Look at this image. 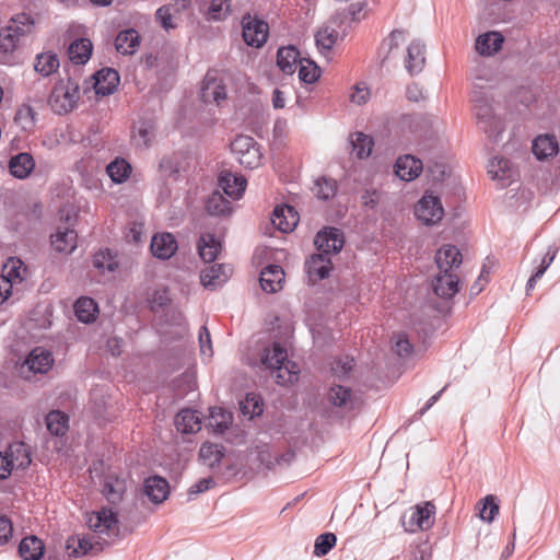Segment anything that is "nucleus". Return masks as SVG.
<instances>
[{
	"instance_id": "12",
	"label": "nucleus",
	"mask_w": 560,
	"mask_h": 560,
	"mask_svg": "<svg viewBox=\"0 0 560 560\" xmlns=\"http://www.w3.org/2000/svg\"><path fill=\"white\" fill-rule=\"evenodd\" d=\"M150 248L154 257L166 260L176 253L177 242L172 233L162 232L153 235Z\"/></svg>"
},
{
	"instance_id": "9",
	"label": "nucleus",
	"mask_w": 560,
	"mask_h": 560,
	"mask_svg": "<svg viewBox=\"0 0 560 560\" xmlns=\"http://www.w3.org/2000/svg\"><path fill=\"white\" fill-rule=\"evenodd\" d=\"M314 244L320 254L329 256L342 249L345 240L338 229L326 228L317 233Z\"/></svg>"
},
{
	"instance_id": "43",
	"label": "nucleus",
	"mask_w": 560,
	"mask_h": 560,
	"mask_svg": "<svg viewBox=\"0 0 560 560\" xmlns=\"http://www.w3.org/2000/svg\"><path fill=\"white\" fill-rule=\"evenodd\" d=\"M232 423V415L221 407L210 409L207 427L218 433H223Z\"/></svg>"
},
{
	"instance_id": "8",
	"label": "nucleus",
	"mask_w": 560,
	"mask_h": 560,
	"mask_svg": "<svg viewBox=\"0 0 560 560\" xmlns=\"http://www.w3.org/2000/svg\"><path fill=\"white\" fill-rule=\"evenodd\" d=\"M415 214L423 224L433 225L442 220L444 209L438 196L425 192L416 205Z\"/></svg>"
},
{
	"instance_id": "6",
	"label": "nucleus",
	"mask_w": 560,
	"mask_h": 560,
	"mask_svg": "<svg viewBox=\"0 0 560 560\" xmlns=\"http://www.w3.org/2000/svg\"><path fill=\"white\" fill-rule=\"evenodd\" d=\"M436 508L431 502H422L410 508L408 515L402 517L406 532L417 533L430 529L435 521Z\"/></svg>"
},
{
	"instance_id": "34",
	"label": "nucleus",
	"mask_w": 560,
	"mask_h": 560,
	"mask_svg": "<svg viewBox=\"0 0 560 560\" xmlns=\"http://www.w3.org/2000/svg\"><path fill=\"white\" fill-rule=\"evenodd\" d=\"M223 456L224 448L220 444L206 442L200 446L199 459L203 465L210 468L219 466Z\"/></svg>"
},
{
	"instance_id": "48",
	"label": "nucleus",
	"mask_w": 560,
	"mask_h": 560,
	"mask_svg": "<svg viewBox=\"0 0 560 560\" xmlns=\"http://www.w3.org/2000/svg\"><path fill=\"white\" fill-rule=\"evenodd\" d=\"M69 418L61 411L54 410L46 416L48 431L55 435H63L69 428Z\"/></svg>"
},
{
	"instance_id": "16",
	"label": "nucleus",
	"mask_w": 560,
	"mask_h": 560,
	"mask_svg": "<svg viewBox=\"0 0 560 560\" xmlns=\"http://www.w3.org/2000/svg\"><path fill=\"white\" fill-rule=\"evenodd\" d=\"M422 170V161L409 154L399 156L395 164L396 175L406 182L417 178L421 174Z\"/></svg>"
},
{
	"instance_id": "36",
	"label": "nucleus",
	"mask_w": 560,
	"mask_h": 560,
	"mask_svg": "<svg viewBox=\"0 0 560 560\" xmlns=\"http://www.w3.org/2000/svg\"><path fill=\"white\" fill-rule=\"evenodd\" d=\"M300 54L293 46L281 47L277 54V65L287 74H292L299 66Z\"/></svg>"
},
{
	"instance_id": "46",
	"label": "nucleus",
	"mask_w": 560,
	"mask_h": 560,
	"mask_svg": "<svg viewBox=\"0 0 560 560\" xmlns=\"http://www.w3.org/2000/svg\"><path fill=\"white\" fill-rule=\"evenodd\" d=\"M206 209L209 214L215 217L230 215L232 212L230 201H228L220 192H213L209 196L206 202Z\"/></svg>"
},
{
	"instance_id": "4",
	"label": "nucleus",
	"mask_w": 560,
	"mask_h": 560,
	"mask_svg": "<svg viewBox=\"0 0 560 560\" xmlns=\"http://www.w3.org/2000/svg\"><path fill=\"white\" fill-rule=\"evenodd\" d=\"M79 100V85L71 80L57 82L49 96L50 108L59 115L72 110Z\"/></svg>"
},
{
	"instance_id": "13",
	"label": "nucleus",
	"mask_w": 560,
	"mask_h": 560,
	"mask_svg": "<svg viewBox=\"0 0 560 560\" xmlns=\"http://www.w3.org/2000/svg\"><path fill=\"white\" fill-rule=\"evenodd\" d=\"M219 185L225 195L233 199H240L247 186V180L243 175L222 171L219 176Z\"/></svg>"
},
{
	"instance_id": "50",
	"label": "nucleus",
	"mask_w": 560,
	"mask_h": 560,
	"mask_svg": "<svg viewBox=\"0 0 560 560\" xmlns=\"http://www.w3.org/2000/svg\"><path fill=\"white\" fill-rule=\"evenodd\" d=\"M339 37L338 32L329 25H325L318 30L315 35L317 47L322 51H329L337 43Z\"/></svg>"
},
{
	"instance_id": "58",
	"label": "nucleus",
	"mask_w": 560,
	"mask_h": 560,
	"mask_svg": "<svg viewBox=\"0 0 560 560\" xmlns=\"http://www.w3.org/2000/svg\"><path fill=\"white\" fill-rule=\"evenodd\" d=\"M553 259H555V253L548 252L545 254V256L541 258V261H540L537 270L532 275V277L527 281V284H526L527 293L535 288L537 280L542 277V275L546 272V270L552 264Z\"/></svg>"
},
{
	"instance_id": "2",
	"label": "nucleus",
	"mask_w": 560,
	"mask_h": 560,
	"mask_svg": "<svg viewBox=\"0 0 560 560\" xmlns=\"http://www.w3.org/2000/svg\"><path fill=\"white\" fill-rule=\"evenodd\" d=\"M86 524L103 542L112 544L119 535L118 518L110 509L88 514Z\"/></svg>"
},
{
	"instance_id": "29",
	"label": "nucleus",
	"mask_w": 560,
	"mask_h": 560,
	"mask_svg": "<svg viewBox=\"0 0 560 560\" xmlns=\"http://www.w3.org/2000/svg\"><path fill=\"white\" fill-rule=\"evenodd\" d=\"M201 96L205 102L220 104L221 101L225 100L226 91L217 78L208 73L203 80Z\"/></svg>"
},
{
	"instance_id": "56",
	"label": "nucleus",
	"mask_w": 560,
	"mask_h": 560,
	"mask_svg": "<svg viewBox=\"0 0 560 560\" xmlns=\"http://www.w3.org/2000/svg\"><path fill=\"white\" fill-rule=\"evenodd\" d=\"M337 542V537L332 533L320 534L314 544V555L316 557H323L327 555Z\"/></svg>"
},
{
	"instance_id": "15",
	"label": "nucleus",
	"mask_w": 560,
	"mask_h": 560,
	"mask_svg": "<svg viewBox=\"0 0 560 560\" xmlns=\"http://www.w3.org/2000/svg\"><path fill=\"white\" fill-rule=\"evenodd\" d=\"M94 90L98 95H109L114 93L119 84V74L112 68H104L94 74Z\"/></svg>"
},
{
	"instance_id": "53",
	"label": "nucleus",
	"mask_w": 560,
	"mask_h": 560,
	"mask_svg": "<svg viewBox=\"0 0 560 560\" xmlns=\"http://www.w3.org/2000/svg\"><path fill=\"white\" fill-rule=\"evenodd\" d=\"M328 400L334 406L347 408L352 405V393L345 386L335 385L329 389Z\"/></svg>"
},
{
	"instance_id": "18",
	"label": "nucleus",
	"mask_w": 560,
	"mask_h": 560,
	"mask_svg": "<svg viewBox=\"0 0 560 560\" xmlns=\"http://www.w3.org/2000/svg\"><path fill=\"white\" fill-rule=\"evenodd\" d=\"M284 271L278 265H269L260 272V285L265 292L275 293L282 289Z\"/></svg>"
},
{
	"instance_id": "23",
	"label": "nucleus",
	"mask_w": 560,
	"mask_h": 560,
	"mask_svg": "<svg viewBox=\"0 0 560 560\" xmlns=\"http://www.w3.org/2000/svg\"><path fill=\"white\" fill-rule=\"evenodd\" d=\"M425 63L424 45L413 40L407 47L405 68L412 75L422 71Z\"/></svg>"
},
{
	"instance_id": "35",
	"label": "nucleus",
	"mask_w": 560,
	"mask_h": 560,
	"mask_svg": "<svg viewBox=\"0 0 560 560\" xmlns=\"http://www.w3.org/2000/svg\"><path fill=\"white\" fill-rule=\"evenodd\" d=\"M60 67L57 54L52 51H44L36 56L34 69L43 77H49L55 73Z\"/></svg>"
},
{
	"instance_id": "11",
	"label": "nucleus",
	"mask_w": 560,
	"mask_h": 560,
	"mask_svg": "<svg viewBox=\"0 0 560 560\" xmlns=\"http://www.w3.org/2000/svg\"><path fill=\"white\" fill-rule=\"evenodd\" d=\"M52 364L54 358L51 353L42 347H37L25 359L21 366V373L24 374V369L26 368L28 372L44 374L51 369Z\"/></svg>"
},
{
	"instance_id": "42",
	"label": "nucleus",
	"mask_w": 560,
	"mask_h": 560,
	"mask_svg": "<svg viewBox=\"0 0 560 560\" xmlns=\"http://www.w3.org/2000/svg\"><path fill=\"white\" fill-rule=\"evenodd\" d=\"M74 312L80 322L88 324L95 320L98 307L93 299L80 298L74 304Z\"/></svg>"
},
{
	"instance_id": "5",
	"label": "nucleus",
	"mask_w": 560,
	"mask_h": 560,
	"mask_svg": "<svg viewBox=\"0 0 560 560\" xmlns=\"http://www.w3.org/2000/svg\"><path fill=\"white\" fill-rule=\"evenodd\" d=\"M231 151L241 165L254 170L261 164L262 154L257 142L248 136H237L231 142Z\"/></svg>"
},
{
	"instance_id": "25",
	"label": "nucleus",
	"mask_w": 560,
	"mask_h": 560,
	"mask_svg": "<svg viewBox=\"0 0 560 560\" xmlns=\"http://www.w3.org/2000/svg\"><path fill=\"white\" fill-rule=\"evenodd\" d=\"M12 469H24L31 464V453L23 442H14L4 452Z\"/></svg>"
},
{
	"instance_id": "44",
	"label": "nucleus",
	"mask_w": 560,
	"mask_h": 560,
	"mask_svg": "<svg viewBox=\"0 0 560 560\" xmlns=\"http://www.w3.org/2000/svg\"><path fill=\"white\" fill-rule=\"evenodd\" d=\"M106 172L114 183L120 184L129 178L131 165L125 159L116 158L107 165Z\"/></svg>"
},
{
	"instance_id": "21",
	"label": "nucleus",
	"mask_w": 560,
	"mask_h": 560,
	"mask_svg": "<svg viewBox=\"0 0 560 560\" xmlns=\"http://www.w3.org/2000/svg\"><path fill=\"white\" fill-rule=\"evenodd\" d=\"M433 292L443 299L454 296L458 291V278L452 272H440L432 281Z\"/></svg>"
},
{
	"instance_id": "40",
	"label": "nucleus",
	"mask_w": 560,
	"mask_h": 560,
	"mask_svg": "<svg viewBox=\"0 0 560 560\" xmlns=\"http://www.w3.org/2000/svg\"><path fill=\"white\" fill-rule=\"evenodd\" d=\"M488 174L492 179L501 182L505 185L513 175V170L509 160L504 158H494L488 165Z\"/></svg>"
},
{
	"instance_id": "49",
	"label": "nucleus",
	"mask_w": 560,
	"mask_h": 560,
	"mask_svg": "<svg viewBox=\"0 0 560 560\" xmlns=\"http://www.w3.org/2000/svg\"><path fill=\"white\" fill-rule=\"evenodd\" d=\"M154 136L153 125L149 121H141L133 131L132 140L137 147L147 148L153 141Z\"/></svg>"
},
{
	"instance_id": "55",
	"label": "nucleus",
	"mask_w": 560,
	"mask_h": 560,
	"mask_svg": "<svg viewBox=\"0 0 560 560\" xmlns=\"http://www.w3.org/2000/svg\"><path fill=\"white\" fill-rule=\"evenodd\" d=\"M320 70L317 65L310 59L299 60V79L304 83H314L318 80Z\"/></svg>"
},
{
	"instance_id": "37",
	"label": "nucleus",
	"mask_w": 560,
	"mask_h": 560,
	"mask_svg": "<svg viewBox=\"0 0 560 560\" xmlns=\"http://www.w3.org/2000/svg\"><path fill=\"white\" fill-rule=\"evenodd\" d=\"M127 490V481L118 477L109 476L103 486V494L110 503H118L122 500Z\"/></svg>"
},
{
	"instance_id": "51",
	"label": "nucleus",
	"mask_w": 560,
	"mask_h": 560,
	"mask_svg": "<svg viewBox=\"0 0 560 560\" xmlns=\"http://www.w3.org/2000/svg\"><path fill=\"white\" fill-rule=\"evenodd\" d=\"M93 266L101 271L113 272L118 267V260L109 249H102L93 256Z\"/></svg>"
},
{
	"instance_id": "41",
	"label": "nucleus",
	"mask_w": 560,
	"mask_h": 560,
	"mask_svg": "<svg viewBox=\"0 0 560 560\" xmlns=\"http://www.w3.org/2000/svg\"><path fill=\"white\" fill-rule=\"evenodd\" d=\"M19 552L24 560H38L44 553V544L35 536L25 537L20 542Z\"/></svg>"
},
{
	"instance_id": "17",
	"label": "nucleus",
	"mask_w": 560,
	"mask_h": 560,
	"mask_svg": "<svg viewBox=\"0 0 560 560\" xmlns=\"http://www.w3.org/2000/svg\"><path fill=\"white\" fill-rule=\"evenodd\" d=\"M143 492L152 503L160 504L167 499L170 486L166 479L152 476L145 479Z\"/></svg>"
},
{
	"instance_id": "3",
	"label": "nucleus",
	"mask_w": 560,
	"mask_h": 560,
	"mask_svg": "<svg viewBox=\"0 0 560 560\" xmlns=\"http://www.w3.org/2000/svg\"><path fill=\"white\" fill-rule=\"evenodd\" d=\"M474 113L477 124L489 136L498 135L502 131V121L495 115L494 108L488 96L481 92H474Z\"/></svg>"
},
{
	"instance_id": "7",
	"label": "nucleus",
	"mask_w": 560,
	"mask_h": 560,
	"mask_svg": "<svg viewBox=\"0 0 560 560\" xmlns=\"http://www.w3.org/2000/svg\"><path fill=\"white\" fill-rule=\"evenodd\" d=\"M242 28L243 39L248 46L259 48L267 42L269 26L264 20L246 14L242 19Z\"/></svg>"
},
{
	"instance_id": "30",
	"label": "nucleus",
	"mask_w": 560,
	"mask_h": 560,
	"mask_svg": "<svg viewBox=\"0 0 560 560\" xmlns=\"http://www.w3.org/2000/svg\"><path fill=\"white\" fill-rule=\"evenodd\" d=\"M34 167V160L28 153H19L12 156L9 162L10 173L19 179L28 177Z\"/></svg>"
},
{
	"instance_id": "10",
	"label": "nucleus",
	"mask_w": 560,
	"mask_h": 560,
	"mask_svg": "<svg viewBox=\"0 0 560 560\" xmlns=\"http://www.w3.org/2000/svg\"><path fill=\"white\" fill-rule=\"evenodd\" d=\"M107 545V542H103L94 534L83 537H70L67 540V549H72L70 555L74 557H81L90 553L96 555Z\"/></svg>"
},
{
	"instance_id": "54",
	"label": "nucleus",
	"mask_w": 560,
	"mask_h": 560,
	"mask_svg": "<svg viewBox=\"0 0 560 560\" xmlns=\"http://www.w3.org/2000/svg\"><path fill=\"white\" fill-rule=\"evenodd\" d=\"M337 183L335 179L320 177L315 179L313 192L318 199L328 200L336 195Z\"/></svg>"
},
{
	"instance_id": "52",
	"label": "nucleus",
	"mask_w": 560,
	"mask_h": 560,
	"mask_svg": "<svg viewBox=\"0 0 560 560\" xmlns=\"http://www.w3.org/2000/svg\"><path fill=\"white\" fill-rule=\"evenodd\" d=\"M407 40V34L405 31L395 30L393 31L387 38H385L382 43V50H386V55L384 59L389 58L395 55V50H397L400 46H402Z\"/></svg>"
},
{
	"instance_id": "1",
	"label": "nucleus",
	"mask_w": 560,
	"mask_h": 560,
	"mask_svg": "<svg viewBox=\"0 0 560 560\" xmlns=\"http://www.w3.org/2000/svg\"><path fill=\"white\" fill-rule=\"evenodd\" d=\"M260 361L266 369L276 374L277 383L280 385L293 384L299 380V366L288 359L287 349L278 342L265 348Z\"/></svg>"
},
{
	"instance_id": "20",
	"label": "nucleus",
	"mask_w": 560,
	"mask_h": 560,
	"mask_svg": "<svg viewBox=\"0 0 560 560\" xmlns=\"http://www.w3.org/2000/svg\"><path fill=\"white\" fill-rule=\"evenodd\" d=\"M435 262L440 272H451L453 268L460 266L462 254L457 247L447 244L438 250L435 255Z\"/></svg>"
},
{
	"instance_id": "57",
	"label": "nucleus",
	"mask_w": 560,
	"mask_h": 560,
	"mask_svg": "<svg viewBox=\"0 0 560 560\" xmlns=\"http://www.w3.org/2000/svg\"><path fill=\"white\" fill-rule=\"evenodd\" d=\"M482 508L479 511V517L486 523H491L499 514V505L494 502V497L489 494L485 497L481 502Z\"/></svg>"
},
{
	"instance_id": "33",
	"label": "nucleus",
	"mask_w": 560,
	"mask_h": 560,
	"mask_svg": "<svg viewBox=\"0 0 560 560\" xmlns=\"http://www.w3.org/2000/svg\"><path fill=\"white\" fill-rule=\"evenodd\" d=\"M139 34L133 28L121 31L115 39V47L122 55H132L139 47Z\"/></svg>"
},
{
	"instance_id": "64",
	"label": "nucleus",
	"mask_w": 560,
	"mask_h": 560,
	"mask_svg": "<svg viewBox=\"0 0 560 560\" xmlns=\"http://www.w3.org/2000/svg\"><path fill=\"white\" fill-rule=\"evenodd\" d=\"M215 481L212 477L202 478L196 483L191 485L187 491L188 500H194L198 494L213 488Z\"/></svg>"
},
{
	"instance_id": "59",
	"label": "nucleus",
	"mask_w": 560,
	"mask_h": 560,
	"mask_svg": "<svg viewBox=\"0 0 560 560\" xmlns=\"http://www.w3.org/2000/svg\"><path fill=\"white\" fill-rule=\"evenodd\" d=\"M241 410L244 416H248L252 419L262 412V404L256 395L248 394L246 398L241 401Z\"/></svg>"
},
{
	"instance_id": "19",
	"label": "nucleus",
	"mask_w": 560,
	"mask_h": 560,
	"mask_svg": "<svg viewBox=\"0 0 560 560\" xmlns=\"http://www.w3.org/2000/svg\"><path fill=\"white\" fill-rule=\"evenodd\" d=\"M503 42L504 37L501 33L490 31L477 37L475 48L481 56H493L501 49Z\"/></svg>"
},
{
	"instance_id": "45",
	"label": "nucleus",
	"mask_w": 560,
	"mask_h": 560,
	"mask_svg": "<svg viewBox=\"0 0 560 560\" xmlns=\"http://www.w3.org/2000/svg\"><path fill=\"white\" fill-rule=\"evenodd\" d=\"M232 12V0H211L206 12L208 21H224Z\"/></svg>"
},
{
	"instance_id": "24",
	"label": "nucleus",
	"mask_w": 560,
	"mask_h": 560,
	"mask_svg": "<svg viewBox=\"0 0 560 560\" xmlns=\"http://www.w3.org/2000/svg\"><path fill=\"white\" fill-rule=\"evenodd\" d=\"M306 269L311 280L318 281L326 278L331 270V260L324 254H315L306 261Z\"/></svg>"
},
{
	"instance_id": "47",
	"label": "nucleus",
	"mask_w": 560,
	"mask_h": 560,
	"mask_svg": "<svg viewBox=\"0 0 560 560\" xmlns=\"http://www.w3.org/2000/svg\"><path fill=\"white\" fill-rule=\"evenodd\" d=\"M7 27L11 28L13 31L12 33L21 39V37L26 36L34 31L35 22L30 15L21 13L12 18Z\"/></svg>"
},
{
	"instance_id": "27",
	"label": "nucleus",
	"mask_w": 560,
	"mask_h": 560,
	"mask_svg": "<svg viewBox=\"0 0 560 560\" xmlns=\"http://www.w3.org/2000/svg\"><path fill=\"white\" fill-rule=\"evenodd\" d=\"M78 235L74 230L69 228L58 229L51 235V246L55 250L63 254H71L77 247Z\"/></svg>"
},
{
	"instance_id": "62",
	"label": "nucleus",
	"mask_w": 560,
	"mask_h": 560,
	"mask_svg": "<svg viewBox=\"0 0 560 560\" xmlns=\"http://www.w3.org/2000/svg\"><path fill=\"white\" fill-rule=\"evenodd\" d=\"M371 93L365 83L355 84L349 95L350 102L355 105H363L370 100Z\"/></svg>"
},
{
	"instance_id": "38",
	"label": "nucleus",
	"mask_w": 560,
	"mask_h": 560,
	"mask_svg": "<svg viewBox=\"0 0 560 560\" xmlns=\"http://www.w3.org/2000/svg\"><path fill=\"white\" fill-rule=\"evenodd\" d=\"M92 43L88 38H79L75 39L71 45L69 46L68 52L69 58L72 62L77 65H83L88 62V60L91 57L92 54Z\"/></svg>"
},
{
	"instance_id": "22",
	"label": "nucleus",
	"mask_w": 560,
	"mask_h": 560,
	"mask_svg": "<svg viewBox=\"0 0 560 560\" xmlns=\"http://www.w3.org/2000/svg\"><path fill=\"white\" fill-rule=\"evenodd\" d=\"M0 276L9 280V283L14 288L26 279L27 267L20 258L10 257L3 264Z\"/></svg>"
},
{
	"instance_id": "39",
	"label": "nucleus",
	"mask_w": 560,
	"mask_h": 560,
	"mask_svg": "<svg viewBox=\"0 0 560 560\" xmlns=\"http://www.w3.org/2000/svg\"><path fill=\"white\" fill-rule=\"evenodd\" d=\"M351 153L359 159L369 158L374 145L373 139L363 133L354 132L350 136Z\"/></svg>"
},
{
	"instance_id": "61",
	"label": "nucleus",
	"mask_w": 560,
	"mask_h": 560,
	"mask_svg": "<svg viewBox=\"0 0 560 560\" xmlns=\"http://www.w3.org/2000/svg\"><path fill=\"white\" fill-rule=\"evenodd\" d=\"M12 32L13 31L8 27L0 31V52H12L16 48L20 39Z\"/></svg>"
},
{
	"instance_id": "31",
	"label": "nucleus",
	"mask_w": 560,
	"mask_h": 560,
	"mask_svg": "<svg viewBox=\"0 0 560 560\" xmlns=\"http://www.w3.org/2000/svg\"><path fill=\"white\" fill-rule=\"evenodd\" d=\"M559 145L555 136L544 135L533 142V153L538 160L551 158L558 153Z\"/></svg>"
},
{
	"instance_id": "60",
	"label": "nucleus",
	"mask_w": 560,
	"mask_h": 560,
	"mask_svg": "<svg viewBox=\"0 0 560 560\" xmlns=\"http://www.w3.org/2000/svg\"><path fill=\"white\" fill-rule=\"evenodd\" d=\"M392 349L400 358H408L412 352V346L404 332H398L393 337Z\"/></svg>"
},
{
	"instance_id": "14",
	"label": "nucleus",
	"mask_w": 560,
	"mask_h": 560,
	"mask_svg": "<svg viewBox=\"0 0 560 560\" xmlns=\"http://www.w3.org/2000/svg\"><path fill=\"white\" fill-rule=\"evenodd\" d=\"M298 222V212L293 207L288 205L276 207L271 215L272 225L284 233L293 231Z\"/></svg>"
},
{
	"instance_id": "26",
	"label": "nucleus",
	"mask_w": 560,
	"mask_h": 560,
	"mask_svg": "<svg viewBox=\"0 0 560 560\" xmlns=\"http://www.w3.org/2000/svg\"><path fill=\"white\" fill-rule=\"evenodd\" d=\"M231 273V268L224 265H213L201 273V283L205 288L215 289L224 283Z\"/></svg>"
},
{
	"instance_id": "63",
	"label": "nucleus",
	"mask_w": 560,
	"mask_h": 560,
	"mask_svg": "<svg viewBox=\"0 0 560 560\" xmlns=\"http://www.w3.org/2000/svg\"><path fill=\"white\" fill-rule=\"evenodd\" d=\"M353 368V358L349 355H345L342 358L337 359L331 365V372L337 377H345L349 374V372Z\"/></svg>"
},
{
	"instance_id": "28",
	"label": "nucleus",
	"mask_w": 560,
	"mask_h": 560,
	"mask_svg": "<svg viewBox=\"0 0 560 560\" xmlns=\"http://www.w3.org/2000/svg\"><path fill=\"white\" fill-rule=\"evenodd\" d=\"M175 427L182 433H195L201 429V418L196 410L185 409L176 415Z\"/></svg>"
},
{
	"instance_id": "32",
	"label": "nucleus",
	"mask_w": 560,
	"mask_h": 560,
	"mask_svg": "<svg viewBox=\"0 0 560 560\" xmlns=\"http://www.w3.org/2000/svg\"><path fill=\"white\" fill-rule=\"evenodd\" d=\"M221 250V243L212 234H202L198 242V252L205 262H212Z\"/></svg>"
}]
</instances>
